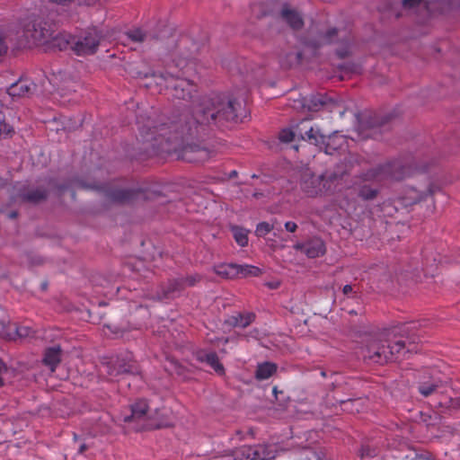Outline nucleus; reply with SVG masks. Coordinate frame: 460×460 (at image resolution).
<instances>
[{"label":"nucleus","mask_w":460,"mask_h":460,"mask_svg":"<svg viewBox=\"0 0 460 460\" xmlns=\"http://www.w3.org/2000/svg\"><path fill=\"white\" fill-rule=\"evenodd\" d=\"M192 63L184 58L167 65L164 73L154 72L155 83L171 90L174 99L190 105L172 119L137 118L140 140L149 155L175 154L188 163H204L211 151L194 142L207 127L227 128L240 120L241 103L234 98L220 93H210L196 98L197 85L185 77Z\"/></svg>","instance_id":"1"},{"label":"nucleus","mask_w":460,"mask_h":460,"mask_svg":"<svg viewBox=\"0 0 460 460\" xmlns=\"http://www.w3.org/2000/svg\"><path fill=\"white\" fill-rule=\"evenodd\" d=\"M341 181L336 172H325L316 175L311 170L302 172L299 186L302 192L309 198L322 197L332 193Z\"/></svg>","instance_id":"2"},{"label":"nucleus","mask_w":460,"mask_h":460,"mask_svg":"<svg viewBox=\"0 0 460 460\" xmlns=\"http://www.w3.org/2000/svg\"><path fill=\"white\" fill-rule=\"evenodd\" d=\"M402 349V341H397L393 346L385 344L377 337L369 338L361 348L360 354L367 363L385 364L398 358L397 354Z\"/></svg>","instance_id":"3"},{"label":"nucleus","mask_w":460,"mask_h":460,"mask_svg":"<svg viewBox=\"0 0 460 460\" xmlns=\"http://www.w3.org/2000/svg\"><path fill=\"white\" fill-rule=\"evenodd\" d=\"M23 36L30 45L45 46L48 45L56 32L55 25L42 17H28L22 26Z\"/></svg>","instance_id":"4"},{"label":"nucleus","mask_w":460,"mask_h":460,"mask_svg":"<svg viewBox=\"0 0 460 460\" xmlns=\"http://www.w3.org/2000/svg\"><path fill=\"white\" fill-rule=\"evenodd\" d=\"M78 185L83 189L91 188L95 190H103L106 192V196L109 201L119 205L134 203L135 201L146 199L147 198L145 191L142 189L105 190L103 186H90L81 181L78 182Z\"/></svg>","instance_id":"5"},{"label":"nucleus","mask_w":460,"mask_h":460,"mask_svg":"<svg viewBox=\"0 0 460 460\" xmlns=\"http://www.w3.org/2000/svg\"><path fill=\"white\" fill-rule=\"evenodd\" d=\"M102 35L96 28L87 30L81 37H75L72 50L77 56L93 55L97 51Z\"/></svg>","instance_id":"6"},{"label":"nucleus","mask_w":460,"mask_h":460,"mask_svg":"<svg viewBox=\"0 0 460 460\" xmlns=\"http://www.w3.org/2000/svg\"><path fill=\"white\" fill-rule=\"evenodd\" d=\"M300 103L302 107L308 111H319L322 110L332 111L338 105L337 101L328 96L326 93L312 94L309 98L303 97L300 100Z\"/></svg>","instance_id":"7"},{"label":"nucleus","mask_w":460,"mask_h":460,"mask_svg":"<svg viewBox=\"0 0 460 460\" xmlns=\"http://www.w3.org/2000/svg\"><path fill=\"white\" fill-rule=\"evenodd\" d=\"M107 367L109 368L108 374L111 376H119L123 374L137 375L139 374L137 364L126 358H117L115 360L109 362Z\"/></svg>","instance_id":"8"},{"label":"nucleus","mask_w":460,"mask_h":460,"mask_svg":"<svg viewBox=\"0 0 460 460\" xmlns=\"http://www.w3.org/2000/svg\"><path fill=\"white\" fill-rule=\"evenodd\" d=\"M18 196L23 202L38 204L47 199L49 190L42 186H23L20 189Z\"/></svg>","instance_id":"9"},{"label":"nucleus","mask_w":460,"mask_h":460,"mask_svg":"<svg viewBox=\"0 0 460 460\" xmlns=\"http://www.w3.org/2000/svg\"><path fill=\"white\" fill-rule=\"evenodd\" d=\"M418 390L424 397L437 396L438 399V405L443 406L447 402L448 396H447V387L438 382H426L420 384Z\"/></svg>","instance_id":"10"},{"label":"nucleus","mask_w":460,"mask_h":460,"mask_svg":"<svg viewBox=\"0 0 460 460\" xmlns=\"http://www.w3.org/2000/svg\"><path fill=\"white\" fill-rule=\"evenodd\" d=\"M147 402L139 399L129 406L130 413H120L119 419L125 423H131L145 419L148 411Z\"/></svg>","instance_id":"11"},{"label":"nucleus","mask_w":460,"mask_h":460,"mask_svg":"<svg viewBox=\"0 0 460 460\" xmlns=\"http://www.w3.org/2000/svg\"><path fill=\"white\" fill-rule=\"evenodd\" d=\"M193 356L197 361L206 363L219 376L225 375V367L219 361L218 356L215 351L198 349L193 353Z\"/></svg>","instance_id":"12"},{"label":"nucleus","mask_w":460,"mask_h":460,"mask_svg":"<svg viewBox=\"0 0 460 460\" xmlns=\"http://www.w3.org/2000/svg\"><path fill=\"white\" fill-rule=\"evenodd\" d=\"M296 133L303 140L308 141L318 147L324 140V135L320 132L319 128L307 126L306 121H302L296 126Z\"/></svg>","instance_id":"13"},{"label":"nucleus","mask_w":460,"mask_h":460,"mask_svg":"<svg viewBox=\"0 0 460 460\" xmlns=\"http://www.w3.org/2000/svg\"><path fill=\"white\" fill-rule=\"evenodd\" d=\"M294 248L304 252L308 258H317L325 253V244L321 239H312L303 243L295 244Z\"/></svg>","instance_id":"14"},{"label":"nucleus","mask_w":460,"mask_h":460,"mask_svg":"<svg viewBox=\"0 0 460 460\" xmlns=\"http://www.w3.org/2000/svg\"><path fill=\"white\" fill-rule=\"evenodd\" d=\"M35 87L36 85L32 82L20 79L8 87L7 93L13 98L29 97L33 93Z\"/></svg>","instance_id":"15"},{"label":"nucleus","mask_w":460,"mask_h":460,"mask_svg":"<svg viewBox=\"0 0 460 460\" xmlns=\"http://www.w3.org/2000/svg\"><path fill=\"white\" fill-rule=\"evenodd\" d=\"M345 144V139L342 136L333 134L330 136L324 135V140L320 144L319 148L323 150L327 155H333L335 152L341 150Z\"/></svg>","instance_id":"16"},{"label":"nucleus","mask_w":460,"mask_h":460,"mask_svg":"<svg viewBox=\"0 0 460 460\" xmlns=\"http://www.w3.org/2000/svg\"><path fill=\"white\" fill-rule=\"evenodd\" d=\"M386 118L379 116L376 112H365L358 117L359 128L364 129L382 127L386 122Z\"/></svg>","instance_id":"17"},{"label":"nucleus","mask_w":460,"mask_h":460,"mask_svg":"<svg viewBox=\"0 0 460 460\" xmlns=\"http://www.w3.org/2000/svg\"><path fill=\"white\" fill-rule=\"evenodd\" d=\"M74 42H75V36L66 32H59L57 34L54 32L48 45L59 50H66L67 49H72Z\"/></svg>","instance_id":"18"},{"label":"nucleus","mask_w":460,"mask_h":460,"mask_svg":"<svg viewBox=\"0 0 460 460\" xmlns=\"http://www.w3.org/2000/svg\"><path fill=\"white\" fill-rule=\"evenodd\" d=\"M252 460H274L275 452L269 444H258L250 446Z\"/></svg>","instance_id":"19"},{"label":"nucleus","mask_w":460,"mask_h":460,"mask_svg":"<svg viewBox=\"0 0 460 460\" xmlns=\"http://www.w3.org/2000/svg\"><path fill=\"white\" fill-rule=\"evenodd\" d=\"M281 17L294 30H299L304 25L301 15L296 10L290 9L288 4L282 7Z\"/></svg>","instance_id":"20"},{"label":"nucleus","mask_w":460,"mask_h":460,"mask_svg":"<svg viewBox=\"0 0 460 460\" xmlns=\"http://www.w3.org/2000/svg\"><path fill=\"white\" fill-rule=\"evenodd\" d=\"M60 361L61 349L59 346H53L46 349L42 362L50 369L51 372L55 371Z\"/></svg>","instance_id":"21"},{"label":"nucleus","mask_w":460,"mask_h":460,"mask_svg":"<svg viewBox=\"0 0 460 460\" xmlns=\"http://www.w3.org/2000/svg\"><path fill=\"white\" fill-rule=\"evenodd\" d=\"M431 189H428V192L420 191L413 187L404 188V208L411 206L421 201L427 195H431Z\"/></svg>","instance_id":"22"},{"label":"nucleus","mask_w":460,"mask_h":460,"mask_svg":"<svg viewBox=\"0 0 460 460\" xmlns=\"http://www.w3.org/2000/svg\"><path fill=\"white\" fill-rule=\"evenodd\" d=\"M184 289L181 277L172 279L163 287V296L164 298H173L178 296Z\"/></svg>","instance_id":"23"},{"label":"nucleus","mask_w":460,"mask_h":460,"mask_svg":"<svg viewBox=\"0 0 460 460\" xmlns=\"http://www.w3.org/2000/svg\"><path fill=\"white\" fill-rule=\"evenodd\" d=\"M253 313H238L231 315L226 323L233 327L246 328L255 320Z\"/></svg>","instance_id":"24"},{"label":"nucleus","mask_w":460,"mask_h":460,"mask_svg":"<svg viewBox=\"0 0 460 460\" xmlns=\"http://www.w3.org/2000/svg\"><path fill=\"white\" fill-rule=\"evenodd\" d=\"M277 369L278 366L273 362L265 361L259 363L254 376L259 381L266 380L272 376L277 372Z\"/></svg>","instance_id":"25"},{"label":"nucleus","mask_w":460,"mask_h":460,"mask_svg":"<svg viewBox=\"0 0 460 460\" xmlns=\"http://www.w3.org/2000/svg\"><path fill=\"white\" fill-rule=\"evenodd\" d=\"M237 264L235 263H221L214 267L217 275L225 279L238 278Z\"/></svg>","instance_id":"26"},{"label":"nucleus","mask_w":460,"mask_h":460,"mask_svg":"<svg viewBox=\"0 0 460 460\" xmlns=\"http://www.w3.org/2000/svg\"><path fill=\"white\" fill-rule=\"evenodd\" d=\"M250 446L243 445L224 455L226 460H252Z\"/></svg>","instance_id":"27"},{"label":"nucleus","mask_w":460,"mask_h":460,"mask_svg":"<svg viewBox=\"0 0 460 460\" xmlns=\"http://www.w3.org/2000/svg\"><path fill=\"white\" fill-rule=\"evenodd\" d=\"M337 402L342 407V409L349 413L359 412L362 407V402L360 397L357 398H347V399H337Z\"/></svg>","instance_id":"28"},{"label":"nucleus","mask_w":460,"mask_h":460,"mask_svg":"<svg viewBox=\"0 0 460 460\" xmlns=\"http://www.w3.org/2000/svg\"><path fill=\"white\" fill-rule=\"evenodd\" d=\"M428 166L424 163H418L415 158L409 160L404 156V178L406 175H411L415 172H422L427 170Z\"/></svg>","instance_id":"29"},{"label":"nucleus","mask_w":460,"mask_h":460,"mask_svg":"<svg viewBox=\"0 0 460 460\" xmlns=\"http://www.w3.org/2000/svg\"><path fill=\"white\" fill-rule=\"evenodd\" d=\"M233 236L236 243L241 247H245L248 244V233L249 231L243 227L234 226L231 227Z\"/></svg>","instance_id":"30"},{"label":"nucleus","mask_w":460,"mask_h":460,"mask_svg":"<svg viewBox=\"0 0 460 460\" xmlns=\"http://www.w3.org/2000/svg\"><path fill=\"white\" fill-rule=\"evenodd\" d=\"M238 278L258 277L261 274V270L256 266L237 264Z\"/></svg>","instance_id":"31"},{"label":"nucleus","mask_w":460,"mask_h":460,"mask_svg":"<svg viewBox=\"0 0 460 460\" xmlns=\"http://www.w3.org/2000/svg\"><path fill=\"white\" fill-rule=\"evenodd\" d=\"M404 460H434L429 452L418 453L411 447H404Z\"/></svg>","instance_id":"32"},{"label":"nucleus","mask_w":460,"mask_h":460,"mask_svg":"<svg viewBox=\"0 0 460 460\" xmlns=\"http://www.w3.org/2000/svg\"><path fill=\"white\" fill-rule=\"evenodd\" d=\"M340 31L336 28H332L328 30L322 36V40L315 45L316 48L323 45V44H332V43H338V35Z\"/></svg>","instance_id":"33"},{"label":"nucleus","mask_w":460,"mask_h":460,"mask_svg":"<svg viewBox=\"0 0 460 460\" xmlns=\"http://www.w3.org/2000/svg\"><path fill=\"white\" fill-rule=\"evenodd\" d=\"M13 134V127L6 123L4 114H0V139L12 137Z\"/></svg>","instance_id":"34"},{"label":"nucleus","mask_w":460,"mask_h":460,"mask_svg":"<svg viewBox=\"0 0 460 460\" xmlns=\"http://www.w3.org/2000/svg\"><path fill=\"white\" fill-rule=\"evenodd\" d=\"M126 35L134 42H143L146 39V33L139 28L127 31Z\"/></svg>","instance_id":"35"},{"label":"nucleus","mask_w":460,"mask_h":460,"mask_svg":"<svg viewBox=\"0 0 460 460\" xmlns=\"http://www.w3.org/2000/svg\"><path fill=\"white\" fill-rule=\"evenodd\" d=\"M184 288L196 286L202 279V276L195 273L186 277H181Z\"/></svg>","instance_id":"36"},{"label":"nucleus","mask_w":460,"mask_h":460,"mask_svg":"<svg viewBox=\"0 0 460 460\" xmlns=\"http://www.w3.org/2000/svg\"><path fill=\"white\" fill-rule=\"evenodd\" d=\"M343 36H342V39H341V42L343 43V47L341 49H339L336 50V53L337 55L343 58L345 57L348 56L349 54V40H350V38L349 36V33L347 31H343Z\"/></svg>","instance_id":"37"},{"label":"nucleus","mask_w":460,"mask_h":460,"mask_svg":"<svg viewBox=\"0 0 460 460\" xmlns=\"http://www.w3.org/2000/svg\"><path fill=\"white\" fill-rule=\"evenodd\" d=\"M377 455V448L368 444L362 445L359 449L360 458L374 457Z\"/></svg>","instance_id":"38"},{"label":"nucleus","mask_w":460,"mask_h":460,"mask_svg":"<svg viewBox=\"0 0 460 460\" xmlns=\"http://www.w3.org/2000/svg\"><path fill=\"white\" fill-rule=\"evenodd\" d=\"M273 229V226L269 224L268 222H261L257 225L255 229V234L258 237L266 236L271 230Z\"/></svg>","instance_id":"39"},{"label":"nucleus","mask_w":460,"mask_h":460,"mask_svg":"<svg viewBox=\"0 0 460 460\" xmlns=\"http://www.w3.org/2000/svg\"><path fill=\"white\" fill-rule=\"evenodd\" d=\"M392 167L393 165L390 164L381 165L376 169L370 170L367 176L368 179L376 177L378 174L384 172V173H392Z\"/></svg>","instance_id":"40"},{"label":"nucleus","mask_w":460,"mask_h":460,"mask_svg":"<svg viewBox=\"0 0 460 460\" xmlns=\"http://www.w3.org/2000/svg\"><path fill=\"white\" fill-rule=\"evenodd\" d=\"M377 190L368 186H363L359 190V196L366 200L373 199L376 197Z\"/></svg>","instance_id":"41"},{"label":"nucleus","mask_w":460,"mask_h":460,"mask_svg":"<svg viewBox=\"0 0 460 460\" xmlns=\"http://www.w3.org/2000/svg\"><path fill=\"white\" fill-rule=\"evenodd\" d=\"M296 130L293 131L290 128H284L279 132V140L283 143H289L294 140L295 136L296 135Z\"/></svg>","instance_id":"42"},{"label":"nucleus","mask_w":460,"mask_h":460,"mask_svg":"<svg viewBox=\"0 0 460 460\" xmlns=\"http://www.w3.org/2000/svg\"><path fill=\"white\" fill-rule=\"evenodd\" d=\"M407 340L411 348L407 349L406 352H417L419 350L418 342L420 341V334H413L411 337H407Z\"/></svg>","instance_id":"43"},{"label":"nucleus","mask_w":460,"mask_h":460,"mask_svg":"<svg viewBox=\"0 0 460 460\" xmlns=\"http://www.w3.org/2000/svg\"><path fill=\"white\" fill-rule=\"evenodd\" d=\"M172 370L178 376H182L185 373V367L176 359H169L168 360Z\"/></svg>","instance_id":"44"},{"label":"nucleus","mask_w":460,"mask_h":460,"mask_svg":"<svg viewBox=\"0 0 460 460\" xmlns=\"http://www.w3.org/2000/svg\"><path fill=\"white\" fill-rule=\"evenodd\" d=\"M424 257V261H422V270L425 274V276L430 274L431 276H433V270H429L428 269H426L428 266H429V259L426 257V255H423Z\"/></svg>","instance_id":"45"},{"label":"nucleus","mask_w":460,"mask_h":460,"mask_svg":"<svg viewBox=\"0 0 460 460\" xmlns=\"http://www.w3.org/2000/svg\"><path fill=\"white\" fill-rule=\"evenodd\" d=\"M285 228L288 232L294 233L297 229V225L293 221H288L285 223Z\"/></svg>","instance_id":"46"},{"label":"nucleus","mask_w":460,"mask_h":460,"mask_svg":"<svg viewBox=\"0 0 460 460\" xmlns=\"http://www.w3.org/2000/svg\"><path fill=\"white\" fill-rule=\"evenodd\" d=\"M422 0H404V9L420 5Z\"/></svg>","instance_id":"47"},{"label":"nucleus","mask_w":460,"mask_h":460,"mask_svg":"<svg viewBox=\"0 0 460 460\" xmlns=\"http://www.w3.org/2000/svg\"><path fill=\"white\" fill-rule=\"evenodd\" d=\"M7 46L4 42V40L0 37V58L6 53Z\"/></svg>","instance_id":"48"},{"label":"nucleus","mask_w":460,"mask_h":460,"mask_svg":"<svg viewBox=\"0 0 460 460\" xmlns=\"http://www.w3.org/2000/svg\"><path fill=\"white\" fill-rule=\"evenodd\" d=\"M5 369V364L0 359V387L4 385V379L2 377V373Z\"/></svg>","instance_id":"49"},{"label":"nucleus","mask_w":460,"mask_h":460,"mask_svg":"<svg viewBox=\"0 0 460 460\" xmlns=\"http://www.w3.org/2000/svg\"><path fill=\"white\" fill-rule=\"evenodd\" d=\"M353 288L351 285H345L342 288V293L346 296L349 295L352 292Z\"/></svg>","instance_id":"50"},{"label":"nucleus","mask_w":460,"mask_h":460,"mask_svg":"<svg viewBox=\"0 0 460 460\" xmlns=\"http://www.w3.org/2000/svg\"><path fill=\"white\" fill-rule=\"evenodd\" d=\"M415 328V323H409L407 324V326L404 325V332L405 331H410V330H412Z\"/></svg>","instance_id":"51"},{"label":"nucleus","mask_w":460,"mask_h":460,"mask_svg":"<svg viewBox=\"0 0 460 460\" xmlns=\"http://www.w3.org/2000/svg\"><path fill=\"white\" fill-rule=\"evenodd\" d=\"M69 187V185H59L58 186V190L60 193H63V191L67 189Z\"/></svg>","instance_id":"52"},{"label":"nucleus","mask_w":460,"mask_h":460,"mask_svg":"<svg viewBox=\"0 0 460 460\" xmlns=\"http://www.w3.org/2000/svg\"><path fill=\"white\" fill-rule=\"evenodd\" d=\"M430 4L431 3H425V7L427 8L428 13L431 14L432 7L430 6Z\"/></svg>","instance_id":"53"},{"label":"nucleus","mask_w":460,"mask_h":460,"mask_svg":"<svg viewBox=\"0 0 460 460\" xmlns=\"http://www.w3.org/2000/svg\"><path fill=\"white\" fill-rule=\"evenodd\" d=\"M18 217V212L17 211H12L9 213V217L10 218H16Z\"/></svg>","instance_id":"54"},{"label":"nucleus","mask_w":460,"mask_h":460,"mask_svg":"<svg viewBox=\"0 0 460 460\" xmlns=\"http://www.w3.org/2000/svg\"><path fill=\"white\" fill-rule=\"evenodd\" d=\"M87 449V446L85 444H82L79 447V453H84Z\"/></svg>","instance_id":"55"},{"label":"nucleus","mask_w":460,"mask_h":460,"mask_svg":"<svg viewBox=\"0 0 460 460\" xmlns=\"http://www.w3.org/2000/svg\"><path fill=\"white\" fill-rule=\"evenodd\" d=\"M320 374L323 377H326V372L324 370H322Z\"/></svg>","instance_id":"56"},{"label":"nucleus","mask_w":460,"mask_h":460,"mask_svg":"<svg viewBox=\"0 0 460 460\" xmlns=\"http://www.w3.org/2000/svg\"><path fill=\"white\" fill-rule=\"evenodd\" d=\"M0 114H4L3 111V104L2 103H0Z\"/></svg>","instance_id":"57"},{"label":"nucleus","mask_w":460,"mask_h":460,"mask_svg":"<svg viewBox=\"0 0 460 460\" xmlns=\"http://www.w3.org/2000/svg\"><path fill=\"white\" fill-rule=\"evenodd\" d=\"M296 58L299 60L301 58V53H296Z\"/></svg>","instance_id":"58"},{"label":"nucleus","mask_w":460,"mask_h":460,"mask_svg":"<svg viewBox=\"0 0 460 460\" xmlns=\"http://www.w3.org/2000/svg\"><path fill=\"white\" fill-rule=\"evenodd\" d=\"M406 341L404 340V343H403V346H404V349H406Z\"/></svg>","instance_id":"59"},{"label":"nucleus","mask_w":460,"mask_h":460,"mask_svg":"<svg viewBox=\"0 0 460 460\" xmlns=\"http://www.w3.org/2000/svg\"><path fill=\"white\" fill-rule=\"evenodd\" d=\"M270 287L271 288H276V287L274 286V284H271Z\"/></svg>","instance_id":"60"},{"label":"nucleus","mask_w":460,"mask_h":460,"mask_svg":"<svg viewBox=\"0 0 460 460\" xmlns=\"http://www.w3.org/2000/svg\"><path fill=\"white\" fill-rule=\"evenodd\" d=\"M270 287L271 288H276V287L274 286V284H271Z\"/></svg>","instance_id":"61"},{"label":"nucleus","mask_w":460,"mask_h":460,"mask_svg":"<svg viewBox=\"0 0 460 460\" xmlns=\"http://www.w3.org/2000/svg\"><path fill=\"white\" fill-rule=\"evenodd\" d=\"M273 392L276 393L277 392V387H274L273 388Z\"/></svg>","instance_id":"62"}]
</instances>
